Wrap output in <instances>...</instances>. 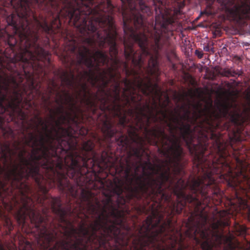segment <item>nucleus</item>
<instances>
[{
  "label": "nucleus",
  "mask_w": 250,
  "mask_h": 250,
  "mask_svg": "<svg viewBox=\"0 0 250 250\" xmlns=\"http://www.w3.org/2000/svg\"><path fill=\"white\" fill-rule=\"evenodd\" d=\"M42 125L46 137L42 134L38 138L30 128L38 130V125L22 124L20 129L21 137L15 139L11 129H3L4 137L12 141H0V218L5 220V235H9L13 229L11 220L6 211L12 214L21 229L28 227L35 220L53 211L52 197L48 194L49 188L56 186L69 199L81 197V190L89 191L78 185L76 175H80L74 168L78 160L82 158L74 153L76 143L62 140L68 135V130L56 124L59 129L53 127L56 135L48 129L42 119L36 116ZM0 124L2 128V124Z\"/></svg>",
  "instance_id": "nucleus-2"
},
{
  "label": "nucleus",
  "mask_w": 250,
  "mask_h": 250,
  "mask_svg": "<svg viewBox=\"0 0 250 250\" xmlns=\"http://www.w3.org/2000/svg\"><path fill=\"white\" fill-rule=\"evenodd\" d=\"M195 55L197 56V57L199 59L202 58L203 57V55H204V54H203L202 51H199L198 50H195Z\"/></svg>",
  "instance_id": "nucleus-6"
},
{
  "label": "nucleus",
  "mask_w": 250,
  "mask_h": 250,
  "mask_svg": "<svg viewBox=\"0 0 250 250\" xmlns=\"http://www.w3.org/2000/svg\"><path fill=\"white\" fill-rule=\"evenodd\" d=\"M204 13L207 14H209L207 12H206V11H204Z\"/></svg>",
  "instance_id": "nucleus-14"
},
{
  "label": "nucleus",
  "mask_w": 250,
  "mask_h": 250,
  "mask_svg": "<svg viewBox=\"0 0 250 250\" xmlns=\"http://www.w3.org/2000/svg\"><path fill=\"white\" fill-rule=\"evenodd\" d=\"M243 191L245 193L247 198L250 199V184L249 185V191H247V189L244 188H243Z\"/></svg>",
  "instance_id": "nucleus-7"
},
{
  "label": "nucleus",
  "mask_w": 250,
  "mask_h": 250,
  "mask_svg": "<svg viewBox=\"0 0 250 250\" xmlns=\"http://www.w3.org/2000/svg\"><path fill=\"white\" fill-rule=\"evenodd\" d=\"M229 184L230 185V186H233L229 182Z\"/></svg>",
  "instance_id": "nucleus-12"
},
{
  "label": "nucleus",
  "mask_w": 250,
  "mask_h": 250,
  "mask_svg": "<svg viewBox=\"0 0 250 250\" xmlns=\"http://www.w3.org/2000/svg\"><path fill=\"white\" fill-rule=\"evenodd\" d=\"M229 124V123H227V122H225L223 124V125H225V128H226L227 130L230 129V127Z\"/></svg>",
  "instance_id": "nucleus-9"
},
{
  "label": "nucleus",
  "mask_w": 250,
  "mask_h": 250,
  "mask_svg": "<svg viewBox=\"0 0 250 250\" xmlns=\"http://www.w3.org/2000/svg\"><path fill=\"white\" fill-rule=\"evenodd\" d=\"M242 71L236 72L231 69L225 68L222 71L221 74L222 76L227 77H237V76L242 75Z\"/></svg>",
  "instance_id": "nucleus-4"
},
{
  "label": "nucleus",
  "mask_w": 250,
  "mask_h": 250,
  "mask_svg": "<svg viewBox=\"0 0 250 250\" xmlns=\"http://www.w3.org/2000/svg\"><path fill=\"white\" fill-rule=\"evenodd\" d=\"M221 7L239 26L250 24V0H221Z\"/></svg>",
  "instance_id": "nucleus-3"
},
{
  "label": "nucleus",
  "mask_w": 250,
  "mask_h": 250,
  "mask_svg": "<svg viewBox=\"0 0 250 250\" xmlns=\"http://www.w3.org/2000/svg\"><path fill=\"white\" fill-rule=\"evenodd\" d=\"M34 108H35V110L36 111H38V109H37V106H35L34 107Z\"/></svg>",
  "instance_id": "nucleus-11"
},
{
  "label": "nucleus",
  "mask_w": 250,
  "mask_h": 250,
  "mask_svg": "<svg viewBox=\"0 0 250 250\" xmlns=\"http://www.w3.org/2000/svg\"><path fill=\"white\" fill-rule=\"evenodd\" d=\"M175 21H155L150 31L145 21H123L125 61L118 57L117 33L114 21H73L78 32L76 46L68 48L74 59L64 61L73 65L82 97L93 115L97 114L98 102L101 113L94 120L101 128L103 137L94 135V139L104 149L100 155L94 150L91 140L84 142L78 148L77 138L70 132L62 140L76 143L72 151L82 158L74 167L79 173L77 184L91 191L94 187V167L100 170L113 167V180H104L100 188L105 190V197L116 195L117 199H126L123 195L129 192L130 199L148 200L149 202H183L191 205V180L182 178L176 181L170 177L171 168L176 174L183 171L181 161L185 155L181 144L182 139L191 155V102L178 105L174 113L168 116L166 110L153 112L149 102L142 103L143 96L160 98L158 84H153L150 77L160 75L158 58L159 53L167 54Z\"/></svg>",
  "instance_id": "nucleus-1"
},
{
  "label": "nucleus",
  "mask_w": 250,
  "mask_h": 250,
  "mask_svg": "<svg viewBox=\"0 0 250 250\" xmlns=\"http://www.w3.org/2000/svg\"><path fill=\"white\" fill-rule=\"evenodd\" d=\"M212 2H213L215 0H210Z\"/></svg>",
  "instance_id": "nucleus-15"
},
{
  "label": "nucleus",
  "mask_w": 250,
  "mask_h": 250,
  "mask_svg": "<svg viewBox=\"0 0 250 250\" xmlns=\"http://www.w3.org/2000/svg\"><path fill=\"white\" fill-rule=\"evenodd\" d=\"M73 15H75V14H73ZM73 19H74V18H75V17L76 16H75V15H74V16H73Z\"/></svg>",
  "instance_id": "nucleus-13"
},
{
  "label": "nucleus",
  "mask_w": 250,
  "mask_h": 250,
  "mask_svg": "<svg viewBox=\"0 0 250 250\" xmlns=\"http://www.w3.org/2000/svg\"><path fill=\"white\" fill-rule=\"evenodd\" d=\"M203 49H204V50L206 52H209V51H211L212 52H214L213 48H212L210 49L208 44H207V45L204 46Z\"/></svg>",
  "instance_id": "nucleus-8"
},
{
  "label": "nucleus",
  "mask_w": 250,
  "mask_h": 250,
  "mask_svg": "<svg viewBox=\"0 0 250 250\" xmlns=\"http://www.w3.org/2000/svg\"><path fill=\"white\" fill-rule=\"evenodd\" d=\"M122 1H123V0H121Z\"/></svg>",
  "instance_id": "nucleus-16"
},
{
  "label": "nucleus",
  "mask_w": 250,
  "mask_h": 250,
  "mask_svg": "<svg viewBox=\"0 0 250 250\" xmlns=\"http://www.w3.org/2000/svg\"><path fill=\"white\" fill-rule=\"evenodd\" d=\"M235 196L238 200L240 201L242 204L246 203V200L243 197H241L237 191H235Z\"/></svg>",
  "instance_id": "nucleus-5"
},
{
  "label": "nucleus",
  "mask_w": 250,
  "mask_h": 250,
  "mask_svg": "<svg viewBox=\"0 0 250 250\" xmlns=\"http://www.w3.org/2000/svg\"><path fill=\"white\" fill-rule=\"evenodd\" d=\"M88 130H87V129H86V130H85V132H83V135H86V134L88 133Z\"/></svg>",
  "instance_id": "nucleus-10"
}]
</instances>
